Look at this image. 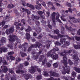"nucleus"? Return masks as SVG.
<instances>
[{
  "mask_svg": "<svg viewBox=\"0 0 80 80\" xmlns=\"http://www.w3.org/2000/svg\"><path fill=\"white\" fill-rule=\"evenodd\" d=\"M67 59L65 57H63V61H62V63H63L64 65V67H63V69L64 72H62V74H65L66 73H69L70 72V67L69 66H67Z\"/></svg>",
  "mask_w": 80,
  "mask_h": 80,
  "instance_id": "f257e3e1",
  "label": "nucleus"
},
{
  "mask_svg": "<svg viewBox=\"0 0 80 80\" xmlns=\"http://www.w3.org/2000/svg\"><path fill=\"white\" fill-rule=\"evenodd\" d=\"M58 48H54L53 50H52L50 52H49L47 54V55L48 57H51L52 58L56 60L58 58V56L57 54L53 53L54 52H56V51H58Z\"/></svg>",
  "mask_w": 80,
  "mask_h": 80,
  "instance_id": "f03ea898",
  "label": "nucleus"
},
{
  "mask_svg": "<svg viewBox=\"0 0 80 80\" xmlns=\"http://www.w3.org/2000/svg\"><path fill=\"white\" fill-rule=\"evenodd\" d=\"M9 38H10V39H9L10 43H12V42L13 43L15 41V39H17V37L15 35L12 36V37L9 36Z\"/></svg>",
  "mask_w": 80,
  "mask_h": 80,
  "instance_id": "7ed1b4c3",
  "label": "nucleus"
},
{
  "mask_svg": "<svg viewBox=\"0 0 80 80\" xmlns=\"http://www.w3.org/2000/svg\"><path fill=\"white\" fill-rule=\"evenodd\" d=\"M65 39L62 38V39H61L60 40V42L62 43L63 45H65L67 46H68L69 44V42H67L65 43Z\"/></svg>",
  "mask_w": 80,
  "mask_h": 80,
  "instance_id": "20e7f679",
  "label": "nucleus"
},
{
  "mask_svg": "<svg viewBox=\"0 0 80 80\" xmlns=\"http://www.w3.org/2000/svg\"><path fill=\"white\" fill-rule=\"evenodd\" d=\"M14 32V29L13 28H10V30L8 29H7L6 31V33L7 35L10 34V33H13Z\"/></svg>",
  "mask_w": 80,
  "mask_h": 80,
  "instance_id": "39448f33",
  "label": "nucleus"
},
{
  "mask_svg": "<svg viewBox=\"0 0 80 80\" xmlns=\"http://www.w3.org/2000/svg\"><path fill=\"white\" fill-rule=\"evenodd\" d=\"M55 15H56V12H53L51 16V18H52L53 22H55Z\"/></svg>",
  "mask_w": 80,
  "mask_h": 80,
  "instance_id": "423d86ee",
  "label": "nucleus"
},
{
  "mask_svg": "<svg viewBox=\"0 0 80 80\" xmlns=\"http://www.w3.org/2000/svg\"><path fill=\"white\" fill-rule=\"evenodd\" d=\"M24 20L22 19L21 20V23H18L17 22H16L14 23V25H19V26H22V24H23L24 25H25V22H24Z\"/></svg>",
  "mask_w": 80,
  "mask_h": 80,
  "instance_id": "0eeeda50",
  "label": "nucleus"
},
{
  "mask_svg": "<svg viewBox=\"0 0 80 80\" xmlns=\"http://www.w3.org/2000/svg\"><path fill=\"white\" fill-rule=\"evenodd\" d=\"M46 62L47 59H45L42 62V64L44 65H45V64H47V67H50V66H51V64H50V63H46Z\"/></svg>",
  "mask_w": 80,
  "mask_h": 80,
  "instance_id": "6e6552de",
  "label": "nucleus"
},
{
  "mask_svg": "<svg viewBox=\"0 0 80 80\" xmlns=\"http://www.w3.org/2000/svg\"><path fill=\"white\" fill-rule=\"evenodd\" d=\"M64 52H62L61 53V55H62V56H64V57H65V56H66V53H71L72 52V50H70L68 52V51L67 50H65L64 51Z\"/></svg>",
  "mask_w": 80,
  "mask_h": 80,
  "instance_id": "1a4fd4ad",
  "label": "nucleus"
},
{
  "mask_svg": "<svg viewBox=\"0 0 80 80\" xmlns=\"http://www.w3.org/2000/svg\"><path fill=\"white\" fill-rule=\"evenodd\" d=\"M35 70H37V71H38V72H41V70H40V69L37 68H33V69L29 71V72H30V73H34V72H35Z\"/></svg>",
  "mask_w": 80,
  "mask_h": 80,
  "instance_id": "9d476101",
  "label": "nucleus"
},
{
  "mask_svg": "<svg viewBox=\"0 0 80 80\" xmlns=\"http://www.w3.org/2000/svg\"><path fill=\"white\" fill-rule=\"evenodd\" d=\"M48 7H49V5H50V6H51V7H52L51 9L52 10H55V7H54V6H52V2H49L48 3Z\"/></svg>",
  "mask_w": 80,
  "mask_h": 80,
  "instance_id": "9b49d317",
  "label": "nucleus"
},
{
  "mask_svg": "<svg viewBox=\"0 0 80 80\" xmlns=\"http://www.w3.org/2000/svg\"><path fill=\"white\" fill-rule=\"evenodd\" d=\"M27 45H28V43H25V45L22 46H21V47H22V50L23 51H26L27 50V49L25 48L27 46Z\"/></svg>",
  "mask_w": 80,
  "mask_h": 80,
  "instance_id": "f8f14e48",
  "label": "nucleus"
},
{
  "mask_svg": "<svg viewBox=\"0 0 80 80\" xmlns=\"http://www.w3.org/2000/svg\"><path fill=\"white\" fill-rule=\"evenodd\" d=\"M7 49L6 48H0V53H2V52H7Z\"/></svg>",
  "mask_w": 80,
  "mask_h": 80,
  "instance_id": "ddd939ff",
  "label": "nucleus"
},
{
  "mask_svg": "<svg viewBox=\"0 0 80 80\" xmlns=\"http://www.w3.org/2000/svg\"><path fill=\"white\" fill-rule=\"evenodd\" d=\"M9 18H10L9 15H7L4 17V20H6L7 22H9Z\"/></svg>",
  "mask_w": 80,
  "mask_h": 80,
  "instance_id": "4468645a",
  "label": "nucleus"
},
{
  "mask_svg": "<svg viewBox=\"0 0 80 80\" xmlns=\"http://www.w3.org/2000/svg\"><path fill=\"white\" fill-rule=\"evenodd\" d=\"M4 68L2 69V71L4 72H5V73H6L7 71H8V69L7 68V67L6 66H4V67H2V68Z\"/></svg>",
  "mask_w": 80,
  "mask_h": 80,
  "instance_id": "2eb2a0df",
  "label": "nucleus"
},
{
  "mask_svg": "<svg viewBox=\"0 0 80 80\" xmlns=\"http://www.w3.org/2000/svg\"><path fill=\"white\" fill-rule=\"evenodd\" d=\"M15 6L14 5L12 4H9L8 6V8H13L15 7Z\"/></svg>",
  "mask_w": 80,
  "mask_h": 80,
  "instance_id": "dca6fc26",
  "label": "nucleus"
},
{
  "mask_svg": "<svg viewBox=\"0 0 80 80\" xmlns=\"http://www.w3.org/2000/svg\"><path fill=\"white\" fill-rule=\"evenodd\" d=\"M56 14L57 15L56 16V19L58 22H60V23H62V21L58 19L59 18V14H58V13L57 12Z\"/></svg>",
  "mask_w": 80,
  "mask_h": 80,
  "instance_id": "f3484780",
  "label": "nucleus"
},
{
  "mask_svg": "<svg viewBox=\"0 0 80 80\" xmlns=\"http://www.w3.org/2000/svg\"><path fill=\"white\" fill-rule=\"evenodd\" d=\"M21 10H24V11H26L28 13V15L29 14H30V12L29 10L26 9H24V8H21Z\"/></svg>",
  "mask_w": 80,
  "mask_h": 80,
  "instance_id": "a211bd4d",
  "label": "nucleus"
},
{
  "mask_svg": "<svg viewBox=\"0 0 80 80\" xmlns=\"http://www.w3.org/2000/svg\"><path fill=\"white\" fill-rule=\"evenodd\" d=\"M27 7H30V8H31L32 9H34V6H33V5L27 3Z\"/></svg>",
  "mask_w": 80,
  "mask_h": 80,
  "instance_id": "6ab92c4d",
  "label": "nucleus"
},
{
  "mask_svg": "<svg viewBox=\"0 0 80 80\" xmlns=\"http://www.w3.org/2000/svg\"><path fill=\"white\" fill-rule=\"evenodd\" d=\"M34 47L36 48H37V47H38V48H41V47H42V45L41 44L39 43L38 45L35 44L34 45Z\"/></svg>",
  "mask_w": 80,
  "mask_h": 80,
  "instance_id": "aec40b11",
  "label": "nucleus"
},
{
  "mask_svg": "<svg viewBox=\"0 0 80 80\" xmlns=\"http://www.w3.org/2000/svg\"><path fill=\"white\" fill-rule=\"evenodd\" d=\"M5 21H2V22H0V27H3V25L5 24Z\"/></svg>",
  "mask_w": 80,
  "mask_h": 80,
  "instance_id": "412c9836",
  "label": "nucleus"
},
{
  "mask_svg": "<svg viewBox=\"0 0 80 80\" xmlns=\"http://www.w3.org/2000/svg\"><path fill=\"white\" fill-rule=\"evenodd\" d=\"M17 73H23V71L22 70H18L16 71Z\"/></svg>",
  "mask_w": 80,
  "mask_h": 80,
  "instance_id": "4be33fe9",
  "label": "nucleus"
},
{
  "mask_svg": "<svg viewBox=\"0 0 80 80\" xmlns=\"http://www.w3.org/2000/svg\"><path fill=\"white\" fill-rule=\"evenodd\" d=\"M21 60L20 58L17 57L16 58V63H18L19 62H20Z\"/></svg>",
  "mask_w": 80,
  "mask_h": 80,
  "instance_id": "5701e85b",
  "label": "nucleus"
},
{
  "mask_svg": "<svg viewBox=\"0 0 80 80\" xmlns=\"http://www.w3.org/2000/svg\"><path fill=\"white\" fill-rule=\"evenodd\" d=\"M26 37L27 39L28 40V39H29V38H30V34H29L26 33Z\"/></svg>",
  "mask_w": 80,
  "mask_h": 80,
  "instance_id": "b1692460",
  "label": "nucleus"
},
{
  "mask_svg": "<svg viewBox=\"0 0 80 80\" xmlns=\"http://www.w3.org/2000/svg\"><path fill=\"white\" fill-rule=\"evenodd\" d=\"M39 0L40 2L41 3H42V5L43 6H44V7H45V6H46V4L45 3V2H43V1L42 0Z\"/></svg>",
  "mask_w": 80,
  "mask_h": 80,
  "instance_id": "393cba45",
  "label": "nucleus"
},
{
  "mask_svg": "<svg viewBox=\"0 0 80 80\" xmlns=\"http://www.w3.org/2000/svg\"><path fill=\"white\" fill-rule=\"evenodd\" d=\"M75 70L78 73H80V69L77 68L76 67H74Z\"/></svg>",
  "mask_w": 80,
  "mask_h": 80,
  "instance_id": "a878e982",
  "label": "nucleus"
},
{
  "mask_svg": "<svg viewBox=\"0 0 80 80\" xmlns=\"http://www.w3.org/2000/svg\"><path fill=\"white\" fill-rule=\"evenodd\" d=\"M51 75L52 76H55V77H58V74H56L55 72H52V74H51Z\"/></svg>",
  "mask_w": 80,
  "mask_h": 80,
  "instance_id": "bb28decb",
  "label": "nucleus"
},
{
  "mask_svg": "<svg viewBox=\"0 0 80 80\" xmlns=\"http://www.w3.org/2000/svg\"><path fill=\"white\" fill-rule=\"evenodd\" d=\"M64 17H65V16L64 15H62V16L61 17V18L62 21H63V22H65V21H66V19L63 18Z\"/></svg>",
  "mask_w": 80,
  "mask_h": 80,
  "instance_id": "cd10ccee",
  "label": "nucleus"
},
{
  "mask_svg": "<svg viewBox=\"0 0 80 80\" xmlns=\"http://www.w3.org/2000/svg\"><path fill=\"white\" fill-rule=\"evenodd\" d=\"M34 18H35V19H37V20H38L39 19V17L37 16H34V15H33L32 19H33V20H34Z\"/></svg>",
  "mask_w": 80,
  "mask_h": 80,
  "instance_id": "c85d7f7f",
  "label": "nucleus"
},
{
  "mask_svg": "<svg viewBox=\"0 0 80 80\" xmlns=\"http://www.w3.org/2000/svg\"><path fill=\"white\" fill-rule=\"evenodd\" d=\"M31 28L30 27V26L28 27V29H27L25 30L26 32H30L31 30Z\"/></svg>",
  "mask_w": 80,
  "mask_h": 80,
  "instance_id": "c756f323",
  "label": "nucleus"
},
{
  "mask_svg": "<svg viewBox=\"0 0 80 80\" xmlns=\"http://www.w3.org/2000/svg\"><path fill=\"white\" fill-rule=\"evenodd\" d=\"M5 40H6V39L5 38H2L1 39V42L5 43Z\"/></svg>",
  "mask_w": 80,
  "mask_h": 80,
  "instance_id": "7c9ffc66",
  "label": "nucleus"
},
{
  "mask_svg": "<svg viewBox=\"0 0 80 80\" xmlns=\"http://www.w3.org/2000/svg\"><path fill=\"white\" fill-rule=\"evenodd\" d=\"M21 56L22 57H25V56H26L27 55L26 54L23 52H21Z\"/></svg>",
  "mask_w": 80,
  "mask_h": 80,
  "instance_id": "2f4dec72",
  "label": "nucleus"
},
{
  "mask_svg": "<svg viewBox=\"0 0 80 80\" xmlns=\"http://www.w3.org/2000/svg\"><path fill=\"white\" fill-rule=\"evenodd\" d=\"M43 57H44V56L43 55L41 56L40 57L39 61L41 62L42 60V59H43Z\"/></svg>",
  "mask_w": 80,
  "mask_h": 80,
  "instance_id": "473e14b6",
  "label": "nucleus"
},
{
  "mask_svg": "<svg viewBox=\"0 0 80 80\" xmlns=\"http://www.w3.org/2000/svg\"><path fill=\"white\" fill-rule=\"evenodd\" d=\"M72 75L73 77H76V73L74 72H72Z\"/></svg>",
  "mask_w": 80,
  "mask_h": 80,
  "instance_id": "72a5a7b5",
  "label": "nucleus"
},
{
  "mask_svg": "<svg viewBox=\"0 0 80 80\" xmlns=\"http://www.w3.org/2000/svg\"><path fill=\"white\" fill-rule=\"evenodd\" d=\"M72 20L73 21L74 23H76V22H77L78 21L77 19H75L74 18H72Z\"/></svg>",
  "mask_w": 80,
  "mask_h": 80,
  "instance_id": "f704fd0d",
  "label": "nucleus"
},
{
  "mask_svg": "<svg viewBox=\"0 0 80 80\" xmlns=\"http://www.w3.org/2000/svg\"><path fill=\"white\" fill-rule=\"evenodd\" d=\"M74 58H73L74 59H75V60L78 61V58L77 57V56H74Z\"/></svg>",
  "mask_w": 80,
  "mask_h": 80,
  "instance_id": "c9c22d12",
  "label": "nucleus"
},
{
  "mask_svg": "<svg viewBox=\"0 0 80 80\" xmlns=\"http://www.w3.org/2000/svg\"><path fill=\"white\" fill-rule=\"evenodd\" d=\"M53 66L54 68H57V67H58V64H57V63H54L53 64Z\"/></svg>",
  "mask_w": 80,
  "mask_h": 80,
  "instance_id": "e433bc0d",
  "label": "nucleus"
},
{
  "mask_svg": "<svg viewBox=\"0 0 80 80\" xmlns=\"http://www.w3.org/2000/svg\"><path fill=\"white\" fill-rule=\"evenodd\" d=\"M35 7L37 9H38V10H39V9H41V8L40 7H39L37 5H35Z\"/></svg>",
  "mask_w": 80,
  "mask_h": 80,
  "instance_id": "4c0bfd02",
  "label": "nucleus"
},
{
  "mask_svg": "<svg viewBox=\"0 0 80 80\" xmlns=\"http://www.w3.org/2000/svg\"><path fill=\"white\" fill-rule=\"evenodd\" d=\"M54 32L55 33H56V34H58V33H59V30H55L54 31Z\"/></svg>",
  "mask_w": 80,
  "mask_h": 80,
  "instance_id": "58836bf2",
  "label": "nucleus"
},
{
  "mask_svg": "<svg viewBox=\"0 0 80 80\" xmlns=\"http://www.w3.org/2000/svg\"><path fill=\"white\" fill-rule=\"evenodd\" d=\"M14 54V52H8V55H13V54Z\"/></svg>",
  "mask_w": 80,
  "mask_h": 80,
  "instance_id": "ea45409f",
  "label": "nucleus"
},
{
  "mask_svg": "<svg viewBox=\"0 0 80 80\" xmlns=\"http://www.w3.org/2000/svg\"><path fill=\"white\" fill-rule=\"evenodd\" d=\"M78 46L77 45H74V48H76V49H77V48H80V46Z\"/></svg>",
  "mask_w": 80,
  "mask_h": 80,
  "instance_id": "a19ab883",
  "label": "nucleus"
},
{
  "mask_svg": "<svg viewBox=\"0 0 80 80\" xmlns=\"http://www.w3.org/2000/svg\"><path fill=\"white\" fill-rule=\"evenodd\" d=\"M55 45H61L60 43L58 42H55Z\"/></svg>",
  "mask_w": 80,
  "mask_h": 80,
  "instance_id": "79ce46f5",
  "label": "nucleus"
},
{
  "mask_svg": "<svg viewBox=\"0 0 80 80\" xmlns=\"http://www.w3.org/2000/svg\"><path fill=\"white\" fill-rule=\"evenodd\" d=\"M68 62L69 65H72L73 64V62H71V60L70 59L68 60Z\"/></svg>",
  "mask_w": 80,
  "mask_h": 80,
  "instance_id": "37998d69",
  "label": "nucleus"
},
{
  "mask_svg": "<svg viewBox=\"0 0 80 80\" xmlns=\"http://www.w3.org/2000/svg\"><path fill=\"white\" fill-rule=\"evenodd\" d=\"M10 58L11 60H15V57L12 56H11L10 57Z\"/></svg>",
  "mask_w": 80,
  "mask_h": 80,
  "instance_id": "c03bdc74",
  "label": "nucleus"
},
{
  "mask_svg": "<svg viewBox=\"0 0 80 80\" xmlns=\"http://www.w3.org/2000/svg\"><path fill=\"white\" fill-rule=\"evenodd\" d=\"M76 39L77 41L80 40V37H76Z\"/></svg>",
  "mask_w": 80,
  "mask_h": 80,
  "instance_id": "a18cd8bd",
  "label": "nucleus"
},
{
  "mask_svg": "<svg viewBox=\"0 0 80 80\" xmlns=\"http://www.w3.org/2000/svg\"><path fill=\"white\" fill-rule=\"evenodd\" d=\"M29 63L28 62H25L24 63V65L25 66H27L28 65Z\"/></svg>",
  "mask_w": 80,
  "mask_h": 80,
  "instance_id": "49530a36",
  "label": "nucleus"
},
{
  "mask_svg": "<svg viewBox=\"0 0 80 80\" xmlns=\"http://www.w3.org/2000/svg\"><path fill=\"white\" fill-rule=\"evenodd\" d=\"M9 72H10V73H11L12 74H13V73H14L13 72V71H12V70L11 69L9 70Z\"/></svg>",
  "mask_w": 80,
  "mask_h": 80,
  "instance_id": "de8ad7c7",
  "label": "nucleus"
},
{
  "mask_svg": "<svg viewBox=\"0 0 80 80\" xmlns=\"http://www.w3.org/2000/svg\"><path fill=\"white\" fill-rule=\"evenodd\" d=\"M25 78L26 79V80H28V78H29V76L28 75H27V76H25Z\"/></svg>",
  "mask_w": 80,
  "mask_h": 80,
  "instance_id": "09e8293b",
  "label": "nucleus"
},
{
  "mask_svg": "<svg viewBox=\"0 0 80 80\" xmlns=\"http://www.w3.org/2000/svg\"><path fill=\"white\" fill-rule=\"evenodd\" d=\"M42 77V76H38L37 77V78L38 79V80H39V79H40Z\"/></svg>",
  "mask_w": 80,
  "mask_h": 80,
  "instance_id": "8fccbe9b",
  "label": "nucleus"
},
{
  "mask_svg": "<svg viewBox=\"0 0 80 80\" xmlns=\"http://www.w3.org/2000/svg\"><path fill=\"white\" fill-rule=\"evenodd\" d=\"M38 13L39 15H42L43 13V12L41 11H39L38 12Z\"/></svg>",
  "mask_w": 80,
  "mask_h": 80,
  "instance_id": "3c124183",
  "label": "nucleus"
},
{
  "mask_svg": "<svg viewBox=\"0 0 80 80\" xmlns=\"http://www.w3.org/2000/svg\"><path fill=\"white\" fill-rule=\"evenodd\" d=\"M3 64H4V65H6L7 64V62L5 61V60H3Z\"/></svg>",
  "mask_w": 80,
  "mask_h": 80,
  "instance_id": "603ef678",
  "label": "nucleus"
},
{
  "mask_svg": "<svg viewBox=\"0 0 80 80\" xmlns=\"http://www.w3.org/2000/svg\"><path fill=\"white\" fill-rule=\"evenodd\" d=\"M36 23L37 25H40V23L38 21H36Z\"/></svg>",
  "mask_w": 80,
  "mask_h": 80,
  "instance_id": "864d4df0",
  "label": "nucleus"
},
{
  "mask_svg": "<svg viewBox=\"0 0 80 80\" xmlns=\"http://www.w3.org/2000/svg\"><path fill=\"white\" fill-rule=\"evenodd\" d=\"M36 3L37 5H39V6H41V4L39 3L38 1H37L36 2Z\"/></svg>",
  "mask_w": 80,
  "mask_h": 80,
  "instance_id": "5fc2aeb1",
  "label": "nucleus"
},
{
  "mask_svg": "<svg viewBox=\"0 0 80 80\" xmlns=\"http://www.w3.org/2000/svg\"><path fill=\"white\" fill-rule=\"evenodd\" d=\"M48 27L50 28H52V26L50 24L48 25Z\"/></svg>",
  "mask_w": 80,
  "mask_h": 80,
  "instance_id": "6e6d98bb",
  "label": "nucleus"
},
{
  "mask_svg": "<svg viewBox=\"0 0 80 80\" xmlns=\"http://www.w3.org/2000/svg\"><path fill=\"white\" fill-rule=\"evenodd\" d=\"M46 13L47 14V15H48V16H50V12H46Z\"/></svg>",
  "mask_w": 80,
  "mask_h": 80,
  "instance_id": "4d7b16f0",
  "label": "nucleus"
},
{
  "mask_svg": "<svg viewBox=\"0 0 80 80\" xmlns=\"http://www.w3.org/2000/svg\"><path fill=\"white\" fill-rule=\"evenodd\" d=\"M16 79V78H15V77H13L11 78V80H15Z\"/></svg>",
  "mask_w": 80,
  "mask_h": 80,
  "instance_id": "13d9d810",
  "label": "nucleus"
},
{
  "mask_svg": "<svg viewBox=\"0 0 80 80\" xmlns=\"http://www.w3.org/2000/svg\"><path fill=\"white\" fill-rule=\"evenodd\" d=\"M46 47L47 48H48L49 47H50V44H48L47 46H46Z\"/></svg>",
  "mask_w": 80,
  "mask_h": 80,
  "instance_id": "bf43d9fd",
  "label": "nucleus"
},
{
  "mask_svg": "<svg viewBox=\"0 0 80 80\" xmlns=\"http://www.w3.org/2000/svg\"><path fill=\"white\" fill-rule=\"evenodd\" d=\"M58 37H60V38H61V37H63V35H61L59 34L58 35Z\"/></svg>",
  "mask_w": 80,
  "mask_h": 80,
  "instance_id": "052dcab7",
  "label": "nucleus"
},
{
  "mask_svg": "<svg viewBox=\"0 0 80 80\" xmlns=\"http://www.w3.org/2000/svg\"><path fill=\"white\" fill-rule=\"evenodd\" d=\"M22 67H23V65L22 64H20V68H20V69H21L22 68Z\"/></svg>",
  "mask_w": 80,
  "mask_h": 80,
  "instance_id": "680f3d73",
  "label": "nucleus"
},
{
  "mask_svg": "<svg viewBox=\"0 0 80 80\" xmlns=\"http://www.w3.org/2000/svg\"><path fill=\"white\" fill-rule=\"evenodd\" d=\"M33 36H34L35 37L36 36H37V33H36L34 32L33 33Z\"/></svg>",
  "mask_w": 80,
  "mask_h": 80,
  "instance_id": "e2e57ef3",
  "label": "nucleus"
},
{
  "mask_svg": "<svg viewBox=\"0 0 80 80\" xmlns=\"http://www.w3.org/2000/svg\"><path fill=\"white\" fill-rule=\"evenodd\" d=\"M69 11L70 12H72V9L71 8L69 9Z\"/></svg>",
  "mask_w": 80,
  "mask_h": 80,
  "instance_id": "0e129e2a",
  "label": "nucleus"
},
{
  "mask_svg": "<svg viewBox=\"0 0 80 80\" xmlns=\"http://www.w3.org/2000/svg\"><path fill=\"white\" fill-rule=\"evenodd\" d=\"M48 80H53V78H50L48 79Z\"/></svg>",
  "mask_w": 80,
  "mask_h": 80,
  "instance_id": "69168bd1",
  "label": "nucleus"
},
{
  "mask_svg": "<svg viewBox=\"0 0 80 80\" xmlns=\"http://www.w3.org/2000/svg\"><path fill=\"white\" fill-rule=\"evenodd\" d=\"M8 28V25H5L4 27V28Z\"/></svg>",
  "mask_w": 80,
  "mask_h": 80,
  "instance_id": "338daca9",
  "label": "nucleus"
},
{
  "mask_svg": "<svg viewBox=\"0 0 80 80\" xmlns=\"http://www.w3.org/2000/svg\"><path fill=\"white\" fill-rule=\"evenodd\" d=\"M77 33L78 34V35H80V29H79V31Z\"/></svg>",
  "mask_w": 80,
  "mask_h": 80,
  "instance_id": "774afa93",
  "label": "nucleus"
}]
</instances>
